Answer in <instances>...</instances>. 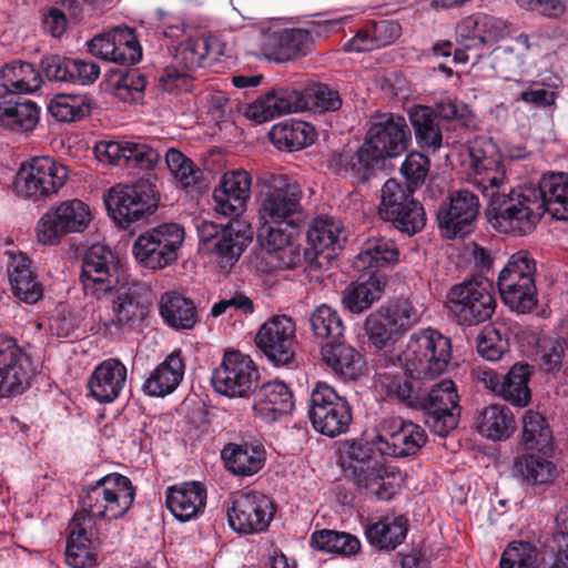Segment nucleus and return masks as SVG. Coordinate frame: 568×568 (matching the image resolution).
Segmentation results:
<instances>
[{"label": "nucleus", "instance_id": "obj_3", "mask_svg": "<svg viewBox=\"0 0 568 568\" xmlns=\"http://www.w3.org/2000/svg\"><path fill=\"white\" fill-rule=\"evenodd\" d=\"M302 192L283 174L263 178L260 195L257 237L265 247H283L300 234L305 219Z\"/></svg>", "mask_w": 568, "mask_h": 568}, {"label": "nucleus", "instance_id": "obj_12", "mask_svg": "<svg viewBox=\"0 0 568 568\" xmlns=\"http://www.w3.org/2000/svg\"><path fill=\"white\" fill-rule=\"evenodd\" d=\"M184 240V230L175 223H165L138 236L133 244L136 262L145 268H163L178 258Z\"/></svg>", "mask_w": 568, "mask_h": 568}, {"label": "nucleus", "instance_id": "obj_42", "mask_svg": "<svg viewBox=\"0 0 568 568\" xmlns=\"http://www.w3.org/2000/svg\"><path fill=\"white\" fill-rule=\"evenodd\" d=\"M39 119L40 108L31 100H0V124L11 131H32Z\"/></svg>", "mask_w": 568, "mask_h": 568}, {"label": "nucleus", "instance_id": "obj_14", "mask_svg": "<svg viewBox=\"0 0 568 568\" xmlns=\"http://www.w3.org/2000/svg\"><path fill=\"white\" fill-rule=\"evenodd\" d=\"M257 378V368L248 355L227 351L213 369L211 382L216 393L229 398H241L253 390Z\"/></svg>", "mask_w": 568, "mask_h": 568}, {"label": "nucleus", "instance_id": "obj_39", "mask_svg": "<svg viewBox=\"0 0 568 568\" xmlns=\"http://www.w3.org/2000/svg\"><path fill=\"white\" fill-rule=\"evenodd\" d=\"M321 354L323 362L341 378L356 379L362 375V356L352 346L335 339L326 343Z\"/></svg>", "mask_w": 568, "mask_h": 568}, {"label": "nucleus", "instance_id": "obj_49", "mask_svg": "<svg viewBox=\"0 0 568 568\" xmlns=\"http://www.w3.org/2000/svg\"><path fill=\"white\" fill-rule=\"evenodd\" d=\"M384 284L377 274L351 283L343 292L342 303L352 313H362L382 295Z\"/></svg>", "mask_w": 568, "mask_h": 568}, {"label": "nucleus", "instance_id": "obj_34", "mask_svg": "<svg viewBox=\"0 0 568 568\" xmlns=\"http://www.w3.org/2000/svg\"><path fill=\"white\" fill-rule=\"evenodd\" d=\"M221 457L230 473L247 477L255 475L263 468L266 453L262 445L229 443L223 447Z\"/></svg>", "mask_w": 568, "mask_h": 568}, {"label": "nucleus", "instance_id": "obj_29", "mask_svg": "<svg viewBox=\"0 0 568 568\" xmlns=\"http://www.w3.org/2000/svg\"><path fill=\"white\" fill-rule=\"evenodd\" d=\"M307 109L305 93L296 89L280 88L256 99L247 106L245 114L257 123H264L276 116Z\"/></svg>", "mask_w": 568, "mask_h": 568}, {"label": "nucleus", "instance_id": "obj_56", "mask_svg": "<svg viewBox=\"0 0 568 568\" xmlns=\"http://www.w3.org/2000/svg\"><path fill=\"white\" fill-rule=\"evenodd\" d=\"M310 324L314 335L318 338L338 339L343 336V321L333 307L322 304L310 316Z\"/></svg>", "mask_w": 568, "mask_h": 568}, {"label": "nucleus", "instance_id": "obj_11", "mask_svg": "<svg viewBox=\"0 0 568 568\" xmlns=\"http://www.w3.org/2000/svg\"><path fill=\"white\" fill-rule=\"evenodd\" d=\"M348 454L355 484L379 500L392 499L396 493L393 483L396 476L384 467L382 455L375 454L374 447L368 444H353Z\"/></svg>", "mask_w": 568, "mask_h": 568}, {"label": "nucleus", "instance_id": "obj_5", "mask_svg": "<svg viewBox=\"0 0 568 568\" xmlns=\"http://www.w3.org/2000/svg\"><path fill=\"white\" fill-rule=\"evenodd\" d=\"M449 313L464 325L486 322L495 313L494 283L483 275H474L452 286L447 294Z\"/></svg>", "mask_w": 568, "mask_h": 568}, {"label": "nucleus", "instance_id": "obj_32", "mask_svg": "<svg viewBox=\"0 0 568 568\" xmlns=\"http://www.w3.org/2000/svg\"><path fill=\"white\" fill-rule=\"evenodd\" d=\"M126 381V367L116 358L101 362L88 381L90 395L99 403H112L123 389Z\"/></svg>", "mask_w": 568, "mask_h": 568}, {"label": "nucleus", "instance_id": "obj_10", "mask_svg": "<svg viewBox=\"0 0 568 568\" xmlns=\"http://www.w3.org/2000/svg\"><path fill=\"white\" fill-rule=\"evenodd\" d=\"M105 205L110 216L123 229L152 214L158 205L155 184L149 179H141L133 185H116L106 197Z\"/></svg>", "mask_w": 568, "mask_h": 568}, {"label": "nucleus", "instance_id": "obj_24", "mask_svg": "<svg viewBox=\"0 0 568 568\" xmlns=\"http://www.w3.org/2000/svg\"><path fill=\"white\" fill-rule=\"evenodd\" d=\"M295 331L291 317L275 315L258 328L255 344L274 365H288L294 358Z\"/></svg>", "mask_w": 568, "mask_h": 568}, {"label": "nucleus", "instance_id": "obj_63", "mask_svg": "<svg viewBox=\"0 0 568 568\" xmlns=\"http://www.w3.org/2000/svg\"><path fill=\"white\" fill-rule=\"evenodd\" d=\"M466 149L470 159V169L495 164L496 161L501 159L496 143L485 135L475 136L473 140H469Z\"/></svg>", "mask_w": 568, "mask_h": 568}, {"label": "nucleus", "instance_id": "obj_25", "mask_svg": "<svg viewBox=\"0 0 568 568\" xmlns=\"http://www.w3.org/2000/svg\"><path fill=\"white\" fill-rule=\"evenodd\" d=\"M89 52L103 61L134 64L142 58V48L135 33L128 27H115L97 34L88 42Z\"/></svg>", "mask_w": 568, "mask_h": 568}, {"label": "nucleus", "instance_id": "obj_26", "mask_svg": "<svg viewBox=\"0 0 568 568\" xmlns=\"http://www.w3.org/2000/svg\"><path fill=\"white\" fill-rule=\"evenodd\" d=\"M95 158L105 164L132 165L151 170L159 161L160 153L145 141L102 140L94 145Z\"/></svg>", "mask_w": 568, "mask_h": 568}, {"label": "nucleus", "instance_id": "obj_37", "mask_svg": "<svg viewBox=\"0 0 568 568\" xmlns=\"http://www.w3.org/2000/svg\"><path fill=\"white\" fill-rule=\"evenodd\" d=\"M159 312L163 322L175 331L192 329L199 321L193 301L178 292H166L161 296Z\"/></svg>", "mask_w": 568, "mask_h": 568}, {"label": "nucleus", "instance_id": "obj_33", "mask_svg": "<svg viewBox=\"0 0 568 568\" xmlns=\"http://www.w3.org/2000/svg\"><path fill=\"white\" fill-rule=\"evenodd\" d=\"M294 408L293 394L288 386L280 381L263 384L255 394L253 410L256 417L273 423Z\"/></svg>", "mask_w": 568, "mask_h": 568}, {"label": "nucleus", "instance_id": "obj_27", "mask_svg": "<svg viewBox=\"0 0 568 568\" xmlns=\"http://www.w3.org/2000/svg\"><path fill=\"white\" fill-rule=\"evenodd\" d=\"M469 183L478 189L485 197L489 199L488 214L494 227L499 232L510 233V231H505L499 224L498 206H504V202L513 197L518 186L511 187L509 192H506L507 178L501 159L496 161L495 164L480 165L471 169Z\"/></svg>", "mask_w": 568, "mask_h": 568}, {"label": "nucleus", "instance_id": "obj_36", "mask_svg": "<svg viewBox=\"0 0 568 568\" xmlns=\"http://www.w3.org/2000/svg\"><path fill=\"white\" fill-rule=\"evenodd\" d=\"M185 366L179 352H173L159 364L143 384L149 396L163 397L174 392L181 384Z\"/></svg>", "mask_w": 568, "mask_h": 568}, {"label": "nucleus", "instance_id": "obj_50", "mask_svg": "<svg viewBox=\"0 0 568 568\" xmlns=\"http://www.w3.org/2000/svg\"><path fill=\"white\" fill-rule=\"evenodd\" d=\"M399 252L396 244L388 239L367 240L356 255L354 267L362 271L369 267H384L398 262Z\"/></svg>", "mask_w": 568, "mask_h": 568}, {"label": "nucleus", "instance_id": "obj_47", "mask_svg": "<svg viewBox=\"0 0 568 568\" xmlns=\"http://www.w3.org/2000/svg\"><path fill=\"white\" fill-rule=\"evenodd\" d=\"M346 239L347 232L342 222L332 216H317L307 231V240L317 253L342 248Z\"/></svg>", "mask_w": 568, "mask_h": 568}, {"label": "nucleus", "instance_id": "obj_64", "mask_svg": "<svg viewBox=\"0 0 568 568\" xmlns=\"http://www.w3.org/2000/svg\"><path fill=\"white\" fill-rule=\"evenodd\" d=\"M429 171V160L419 152L409 153L400 166V172L407 181V186L416 189L422 185Z\"/></svg>", "mask_w": 568, "mask_h": 568}, {"label": "nucleus", "instance_id": "obj_48", "mask_svg": "<svg viewBox=\"0 0 568 568\" xmlns=\"http://www.w3.org/2000/svg\"><path fill=\"white\" fill-rule=\"evenodd\" d=\"M408 115L417 144L422 149L433 152L439 149L443 144V134L432 108L414 105L410 108Z\"/></svg>", "mask_w": 568, "mask_h": 568}, {"label": "nucleus", "instance_id": "obj_44", "mask_svg": "<svg viewBox=\"0 0 568 568\" xmlns=\"http://www.w3.org/2000/svg\"><path fill=\"white\" fill-rule=\"evenodd\" d=\"M379 162V158L375 156L373 149L365 140L356 152L345 151L335 158L339 172H343L356 183L367 181L374 174Z\"/></svg>", "mask_w": 568, "mask_h": 568}, {"label": "nucleus", "instance_id": "obj_2", "mask_svg": "<svg viewBox=\"0 0 568 568\" xmlns=\"http://www.w3.org/2000/svg\"><path fill=\"white\" fill-rule=\"evenodd\" d=\"M498 211L500 226L514 235L530 233L546 211L557 220L568 221V174L551 172L537 184L519 185Z\"/></svg>", "mask_w": 568, "mask_h": 568}, {"label": "nucleus", "instance_id": "obj_19", "mask_svg": "<svg viewBox=\"0 0 568 568\" xmlns=\"http://www.w3.org/2000/svg\"><path fill=\"white\" fill-rule=\"evenodd\" d=\"M31 359L18 341L0 332V398L21 395L29 387Z\"/></svg>", "mask_w": 568, "mask_h": 568}, {"label": "nucleus", "instance_id": "obj_61", "mask_svg": "<svg viewBox=\"0 0 568 568\" xmlns=\"http://www.w3.org/2000/svg\"><path fill=\"white\" fill-rule=\"evenodd\" d=\"M165 162L170 172L181 183L182 187L196 183L201 176V171L194 168L192 160L176 149L166 151Z\"/></svg>", "mask_w": 568, "mask_h": 568}, {"label": "nucleus", "instance_id": "obj_23", "mask_svg": "<svg viewBox=\"0 0 568 568\" xmlns=\"http://www.w3.org/2000/svg\"><path fill=\"white\" fill-rule=\"evenodd\" d=\"M85 295L100 298L118 284L116 263L112 251L93 244L84 254L80 276Z\"/></svg>", "mask_w": 568, "mask_h": 568}, {"label": "nucleus", "instance_id": "obj_9", "mask_svg": "<svg viewBox=\"0 0 568 568\" xmlns=\"http://www.w3.org/2000/svg\"><path fill=\"white\" fill-rule=\"evenodd\" d=\"M199 250L221 271L229 272L241 257L248 237L233 222L217 224L207 220L196 222Z\"/></svg>", "mask_w": 568, "mask_h": 568}, {"label": "nucleus", "instance_id": "obj_59", "mask_svg": "<svg viewBox=\"0 0 568 568\" xmlns=\"http://www.w3.org/2000/svg\"><path fill=\"white\" fill-rule=\"evenodd\" d=\"M540 556L546 568H568V532L558 531L547 538Z\"/></svg>", "mask_w": 568, "mask_h": 568}, {"label": "nucleus", "instance_id": "obj_8", "mask_svg": "<svg viewBox=\"0 0 568 568\" xmlns=\"http://www.w3.org/2000/svg\"><path fill=\"white\" fill-rule=\"evenodd\" d=\"M307 414L313 428L331 438L345 434L353 419L346 398L323 382H318L311 392Z\"/></svg>", "mask_w": 568, "mask_h": 568}, {"label": "nucleus", "instance_id": "obj_13", "mask_svg": "<svg viewBox=\"0 0 568 568\" xmlns=\"http://www.w3.org/2000/svg\"><path fill=\"white\" fill-rule=\"evenodd\" d=\"M225 507L230 527L242 535L264 531L270 526L275 510L272 500L255 490L232 493Z\"/></svg>", "mask_w": 568, "mask_h": 568}, {"label": "nucleus", "instance_id": "obj_60", "mask_svg": "<svg viewBox=\"0 0 568 568\" xmlns=\"http://www.w3.org/2000/svg\"><path fill=\"white\" fill-rule=\"evenodd\" d=\"M567 345L562 338L545 336L538 342V354L542 368L548 373L558 372L566 357Z\"/></svg>", "mask_w": 568, "mask_h": 568}, {"label": "nucleus", "instance_id": "obj_58", "mask_svg": "<svg viewBox=\"0 0 568 568\" xmlns=\"http://www.w3.org/2000/svg\"><path fill=\"white\" fill-rule=\"evenodd\" d=\"M538 549L526 541H513L504 550L500 568H538Z\"/></svg>", "mask_w": 568, "mask_h": 568}, {"label": "nucleus", "instance_id": "obj_15", "mask_svg": "<svg viewBox=\"0 0 568 568\" xmlns=\"http://www.w3.org/2000/svg\"><path fill=\"white\" fill-rule=\"evenodd\" d=\"M453 381L445 379L433 386L429 393L418 395L417 407L424 410L425 424L435 435L447 436L458 425L460 407Z\"/></svg>", "mask_w": 568, "mask_h": 568}, {"label": "nucleus", "instance_id": "obj_4", "mask_svg": "<svg viewBox=\"0 0 568 568\" xmlns=\"http://www.w3.org/2000/svg\"><path fill=\"white\" fill-rule=\"evenodd\" d=\"M452 359V343L437 329L414 333L398 361L414 379H433L442 375Z\"/></svg>", "mask_w": 568, "mask_h": 568}, {"label": "nucleus", "instance_id": "obj_31", "mask_svg": "<svg viewBox=\"0 0 568 568\" xmlns=\"http://www.w3.org/2000/svg\"><path fill=\"white\" fill-rule=\"evenodd\" d=\"M206 489L197 481H184L166 488L165 504L180 521L196 519L205 508Z\"/></svg>", "mask_w": 568, "mask_h": 568}, {"label": "nucleus", "instance_id": "obj_1", "mask_svg": "<svg viewBox=\"0 0 568 568\" xmlns=\"http://www.w3.org/2000/svg\"><path fill=\"white\" fill-rule=\"evenodd\" d=\"M135 489L126 476L110 474L83 489L81 513H75L68 526L65 561L72 568H83L94 560L91 546L98 538L94 518L106 521L123 517L132 507Z\"/></svg>", "mask_w": 568, "mask_h": 568}, {"label": "nucleus", "instance_id": "obj_30", "mask_svg": "<svg viewBox=\"0 0 568 568\" xmlns=\"http://www.w3.org/2000/svg\"><path fill=\"white\" fill-rule=\"evenodd\" d=\"M457 40L465 50L477 49L506 38L508 24L500 18L476 13L464 18L456 28Z\"/></svg>", "mask_w": 568, "mask_h": 568}, {"label": "nucleus", "instance_id": "obj_62", "mask_svg": "<svg viewBox=\"0 0 568 568\" xmlns=\"http://www.w3.org/2000/svg\"><path fill=\"white\" fill-rule=\"evenodd\" d=\"M308 109L318 112H334L342 106V99L338 91L326 84L316 83L306 89Z\"/></svg>", "mask_w": 568, "mask_h": 568}, {"label": "nucleus", "instance_id": "obj_18", "mask_svg": "<svg viewBox=\"0 0 568 568\" xmlns=\"http://www.w3.org/2000/svg\"><path fill=\"white\" fill-rule=\"evenodd\" d=\"M216 38L186 39L175 47L173 64L168 65L159 74V81L165 91L185 90L189 87L190 73L201 67L211 52Z\"/></svg>", "mask_w": 568, "mask_h": 568}, {"label": "nucleus", "instance_id": "obj_22", "mask_svg": "<svg viewBox=\"0 0 568 568\" xmlns=\"http://www.w3.org/2000/svg\"><path fill=\"white\" fill-rule=\"evenodd\" d=\"M254 32L261 52L276 61L291 60L304 53L311 38L305 29H285L273 21L261 23Z\"/></svg>", "mask_w": 568, "mask_h": 568}, {"label": "nucleus", "instance_id": "obj_21", "mask_svg": "<svg viewBox=\"0 0 568 568\" xmlns=\"http://www.w3.org/2000/svg\"><path fill=\"white\" fill-rule=\"evenodd\" d=\"M68 169L50 156H37L23 163L18 173V182L28 196H50L55 194L68 180Z\"/></svg>", "mask_w": 568, "mask_h": 568}, {"label": "nucleus", "instance_id": "obj_40", "mask_svg": "<svg viewBox=\"0 0 568 568\" xmlns=\"http://www.w3.org/2000/svg\"><path fill=\"white\" fill-rule=\"evenodd\" d=\"M408 523L404 516L384 517L365 526L369 545L379 550H394L407 535Z\"/></svg>", "mask_w": 568, "mask_h": 568}, {"label": "nucleus", "instance_id": "obj_43", "mask_svg": "<svg viewBox=\"0 0 568 568\" xmlns=\"http://www.w3.org/2000/svg\"><path fill=\"white\" fill-rule=\"evenodd\" d=\"M552 430L539 412L528 409L521 417L520 444L525 450L548 453L552 449Z\"/></svg>", "mask_w": 568, "mask_h": 568}, {"label": "nucleus", "instance_id": "obj_20", "mask_svg": "<svg viewBox=\"0 0 568 568\" xmlns=\"http://www.w3.org/2000/svg\"><path fill=\"white\" fill-rule=\"evenodd\" d=\"M412 140L406 119L394 113H384L375 118L365 141L381 161L403 154Z\"/></svg>", "mask_w": 568, "mask_h": 568}, {"label": "nucleus", "instance_id": "obj_55", "mask_svg": "<svg viewBox=\"0 0 568 568\" xmlns=\"http://www.w3.org/2000/svg\"><path fill=\"white\" fill-rule=\"evenodd\" d=\"M555 465L532 454L518 456L514 462V473L527 484H546L555 476Z\"/></svg>", "mask_w": 568, "mask_h": 568}, {"label": "nucleus", "instance_id": "obj_52", "mask_svg": "<svg viewBox=\"0 0 568 568\" xmlns=\"http://www.w3.org/2000/svg\"><path fill=\"white\" fill-rule=\"evenodd\" d=\"M374 387L376 393L384 398L395 400L407 407L417 408L418 394L399 375L390 372L378 373L374 381Z\"/></svg>", "mask_w": 568, "mask_h": 568}, {"label": "nucleus", "instance_id": "obj_57", "mask_svg": "<svg viewBox=\"0 0 568 568\" xmlns=\"http://www.w3.org/2000/svg\"><path fill=\"white\" fill-rule=\"evenodd\" d=\"M388 324L396 333H404L417 324L422 316L419 306L409 300H399L383 311Z\"/></svg>", "mask_w": 568, "mask_h": 568}, {"label": "nucleus", "instance_id": "obj_7", "mask_svg": "<svg viewBox=\"0 0 568 568\" xmlns=\"http://www.w3.org/2000/svg\"><path fill=\"white\" fill-rule=\"evenodd\" d=\"M413 189L388 179L381 190L379 216L408 236L420 232L426 224L423 205L413 196Z\"/></svg>", "mask_w": 568, "mask_h": 568}, {"label": "nucleus", "instance_id": "obj_17", "mask_svg": "<svg viewBox=\"0 0 568 568\" xmlns=\"http://www.w3.org/2000/svg\"><path fill=\"white\" fill-rule=\"evenodd\" d=\"M426 439L419 425L400 417H388L378 425L373 444L382 456L406 457L416 455Z\"/></svg>", "mask_w": 568, "mask_h": 568}, {"label": "nucleus", "instance_id": "obj_53", "mask_svg": "<svg viewBox=\"0 0 568 568\" xmlns=\"http://www.w3.org/2000/svg\"><path fill=\"white\" fill-rule=\"evenodd\" d=\"M310 545L320 551L351 556L361 549L359 540L344 531L322 529L311 535Z\"/></svg>", "mask_w": 568, "mask_h": 568}, {"label": "nucleus", "instance_id": "obj_46", "mask_svg": "<svg viewBox=\"0 0 568 568\" xmlns=\"http://www.w3.org/2000/svg\"><path fill=\"white\" fill-rule=\"evenodd\" d=\"M0 83L11 93H32L40 89L42 78L32 63L13 61L1 69Z\"/></svg>", "mask_w": 568, "mask_h": 568}, {"label": "nucleus", "instance_id": "obj_16", "mask_svg": "<svg viewBox=\"0 0 568 568\" xmlns=\"http://www.w3.org/2000/svg\"><path fill=\"white\" fill-rule=\"evenodd\" d=\"M91 221L89 206L81 200H65L52 206L38 222L39 242L53 245L70 233L83 232Z\"/></svg>", "mask_w": 568, "mask_h": 568}, {"label": "nucleus", "instance_id": "obj_6", "mask_svg": "<svg viewBox=\"0 0 568 568\" xmlns=\"http://www.w3.org/2000/svg\"><path fill=\"white\" fill-rule=\"evenodd\" d=\"M536 262L526 251L513 254L498 275L504 303L517 313L531 311L536 303Z\"/></svg>", "mask_w": 568, "mask_h": 568}, {"label": "nucleus", "instance_id": "obj_41", "mask_svg": "<svg viewBox=\"0 0 568 568\" xmlns=\"http://www.w3.org/2000/svg\"><path fill=\"white\" fill-rule=\"evenodd\" d=\"M315 138L314 126L305 121L280 122L270 131V139L278 150L298 151L314 143Z\"/></svg>", "mask_w": 568, "mask_h": 568}, {"label": "nucleus", "instance_id": "obj_54", "mask_svg": "<svg viewBox=\"0 0 568 568\" xmlns=\"http://www.w3.org/2000/svg\"><path fill=\"white\" fill-rule=\"evenodd\" d=\"M48 110L59 121H79L89 115L91 99L85 94L60 93L50 101Z\"/></svg>", "mask_w": 568, "mask_h": 568}, {"label": "nucleus", "instance_id": "obj_28", "mask_svg": "<svg viewBox=\"0 0 568 568\" xmlns=\"http://www.w3.org/2000/svg\"><path fill=\"white\" fill-rule=\"evenodd\" d=\"M479 211L477 196L468 190L454 192L448 202L440 205L437 220L439 227L449 239L470 232Z\"/></svg>", "mask_w": 568, "mask_h": 568}, {"label": "nucleus", "instance_id": "obj_35", "mask_svg": "<svg viewBox=\"0 0 568 568\" xmlns=\"http://www.w3.org/2000/svg\"><path fill=\"white\" fill-rule=\"evenodd\" d=\"M9 281L13 295L27 304L37 303L43 295L42 284L31 270V261L23 254L9 253Z\"/></svg>", "mask_w": 568, "mask_h": 568}, {"label": "nucleus", "instance_id": "obj_45", "mask_svg": "<svg viewBox=\"0 0 568 568\" xmlns=\"http://www.w3.org/2000/svg\"><path fill=\"white\" fill-rule=\"evenodd\" d=\"M478 433L491 440L509 438L516 429L513 413L506 406L490 405L477 417Z\"/></svg>", "mask_w": 568, "mask_h": 568}, {"label": "nucleus", "instance_id": "obj_51", "mask_svg": "<svg viewBox=\"0 0 568 568\" xmlns=\"http://www.w3.org/2000/svg\"><path fill=\"white\" fill-rule=\"evenodd\" d=\"M534 367L528 363L515 364L503 377L500 397L515 406H527L531 398L528 382Z\"/></svg>", "mask_w": 568, "mask_h": 568}, {"label": "nucleus", "instance_id": "obj_38", "mask_svg": "<svg viewBox=\"0 0 568 568\" xmlns=\"http://www.w3.org/2000/svg\"><path fill=\"white\" fill-rule=\"evenodd\" d=\"M148 313V307L139 296L124 291L118 294L112 305V318L105 327L111 331L114 327L116 333L125 334L136 329Z\"/></svg>", "mask_w": 568, "mask_h": 568}]
</instances>
